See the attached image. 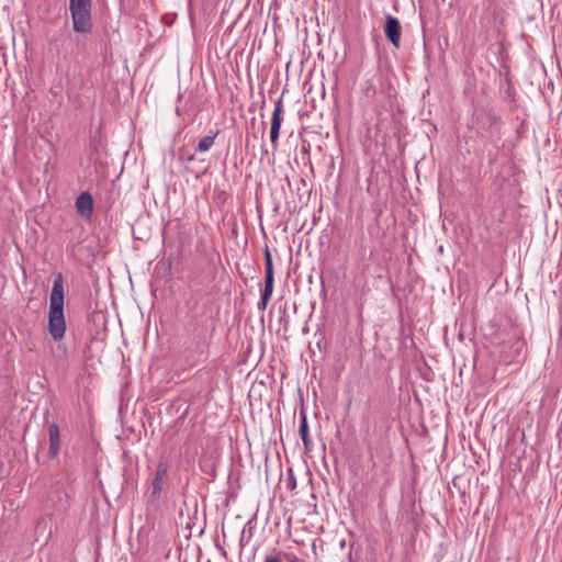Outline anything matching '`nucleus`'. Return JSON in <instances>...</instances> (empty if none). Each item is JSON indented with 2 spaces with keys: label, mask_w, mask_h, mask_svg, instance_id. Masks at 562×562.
Returning <instances> with one entry per match:
<instances>
[{
  "label": "nucleus",
  "mask_w": 562,
  "mask_h": 562,
  "mask_svg": "<svg viewBox=\"0 0 562 562\" xmlns=\"http://www.w3.org/2000/svg\"><path fill=\"white\" fill-rule=\"evenodd\" d=\"M48 331L55 341L64 338L66 321L64 315V283L61 274H58L53 284L49 297Z\"/></svg>",
  "instance_id": "nucleus-1"
},
{
  "label": "nucleus",
  "mask_w": 562,
  "mask_h": 562,
  "mask_svg": "<svg viewBox=\"0 0 562 562\" xmlns=\"http://www.w3.org/2000/svg\"><path fill=\"white\" fill-rule=\"evenodd\" d=\"M92 0H69L74 31L89 33L92 29L91 20Z\"/></svg>",
  "instance_id": "nucleus-2"
},
{
  "label": "nucleus",
  "mask_w": 562,
  "mask_h": 562,
  "mask_svg": "<svg viewBox=\"0 0 562 562\" xmlns=\"http://www.w3.org/2000/svg\"><path fill=\"white\" fill-rule=\"evenodd\" d=\"M384 33L392 45L398 48L401 43L402 26L395 16L391 14L385 16Z\"/></svg>",
  "instance_id": "nucleus-3"
},
{
  "label": "nucleus",
  "mask_w": 562,
  "mask_h": 562,
  "mask_svg": "<svg viewBox=\"0 0 562 562\" xmlns=\"http://www.w3.org/2000/svg\"><path fill=\"white\" fill-rule=\"evenodd\" d=\"M282 113H283V104L282 100L278 99L274 102V109L271 116V127H270V140L273 144V146H277L279 134H280V127L282 123Z\"/></svg>",
  "instance_id": "nucleus-4"
},
{
  "label": "nucleus",
  "mask_w": 562,
  "mask_h": 562,
  "mask_svg": "<svg viewBox=\"0 0 562 562\" xmlns=\"http://www.w3.org/2000/svg\"><path fill=\"white\" fill-rule=\"evenodd\" d=\"M167 475V468L164 463H159L155 472V476L151 482V492L149 495V502H155L162 490L164 480Z\"/></svg>",
  "instance_id": "nucleus-5"
},
{
  "label": "nucleus",
  "mask_w": 562,
  "mask_h": 562,
  "mask_svg": "<svg viewBox=\"0 0 562 562\" xmlns=\"http://www.w3.org/2000/svg\"><path fill=\"white\" fill-rule=\"evenodd\" d=\"M77 212L86 218H90L93 212V200L89 192H82L76 200Z\"/></svg>",
  "instance_id": "nucleus-6"
},
{
  "label": "nucleus",
  "mask_w": 562,
  "mask_h": 562,
  "mask_svg": "<svg viewBox=\"0 0 562 562\" xmlns=\"http://www.w3.org/2000/svg\"><path fill=\"white\" fill-rule=\"evenodd\" d=\"M48 435H49V456L52 458H56L60 450V435H59V427L57 424L53 423L48 427Z\"/></svg>",
  "instance_id": "nucleus-7"
},
{
  "label": "nucleus",
  "mask_w": 562,
  "mask_h": 562,
  "mask_svg": "<svg viewBox=\"0 0 562 562\" xmlns=\"http://www.w3.org/2000/svg\"><path fill=\"white\" fill-rule=\"evenodd\" d=\"M273 274H265V286L261 291V299L258 303L260 310H266L268 302L273 293Z\"/></svg>",
  "instance_id": "nucleus-8"
},
{
  "label": "nucleus",
  "mask_w": 562,
  "mask_h": 562,
  "mask_svg": "<svg viewBox=\"0 0 562 562\" xmlns=\"http://www.w3.org/2000/svg\"><path fill=\"white\" fill-rule=\"evenodd\" d=\"M300 435H301V438H302V441H303V445L305 447L306 450H311L312 449V440L308 436V426H307V419H306V416L305 414H301V423H300Z\"/></svg>",
  "instance_id": "nucleus-9"
},
{
  "label": "nucleus",
  "mask_w": 562,
  "mask_h": 562,
  "mask_svg": "<svg viewBox=\"0 0 562 562\" xmlns=\"http://www.w3.org/2000/svg\"><path fill=\"white\" fill-rule=\"evenodd\" d=\"M217 133L218 132H216L214 135H206L202 137L198 143L196 150L201 153L207 151L214 145Z\"/></svg>",
  "instance_id": "nucleus-10"
},
{
  "label": "nucleus",
  "mask_w": 562,
  "mask_h": 562,
  "mask_svg": "<svg viewBox=\"0 0 562 562\" xmlns=\"http://www.w3.org/2000/svg\"><path fill=\"white\" fill-rule=\"evenodd\" d=\"M265 274H273L272 257L268 247L265 248Z\"/></svg>",
  "instance_id": "nucleus-11"
},
{
  "label": "nucleus",
  "mask_w": 562,
  "mask_h": 562,
  "mask_svg": "<svg viewBox=\"0 0 562 562\" xmlns=\"http://www.w3.org/2000/svg\"><path fill=\"white\" fill-rule=\"evenodd\" d=\"M265 562H280V559L277 557H267Z\"/></svg>",
  "instance_id": "nucleus-12"
},
{
  "label": "nucleus",
  "mask_w": 562,
  "mask_h": 562,
  "mask_svg": "<svg viewBox=\"0 0 562 562\" xmlns=\"http://www.w3.org/2000/svg\"><path fill=\"white\" fill-rule=\"evenodd\" d=\"M193 159H194L193 155L188 158V160H190V161L193 160Z\"/></svg>",
  "instance_id": "nucleus-13"
},
{
  "label": "nucleus",
  "mask_w": 562,
  "mask_h": 562,
  "mask_svg": "<svg viewBox=\"0 0 562 562\" xmlns=\"http://www.w3.org/2000/svg\"><path fill=\"white\" fill-rule=\"evenodd\" d=\"M207 562H212L211 560H209Z\"/></svg>",
  "instance_id": "nucleus-14"
}]
</instances>
